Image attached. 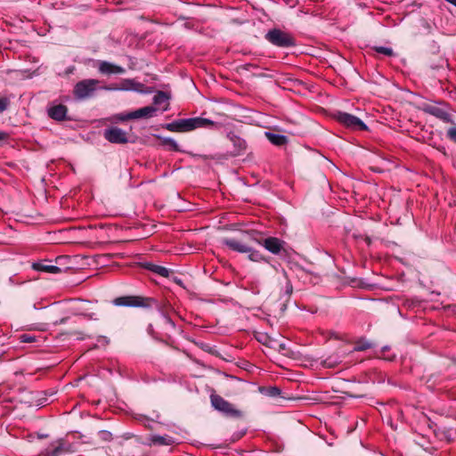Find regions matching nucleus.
<instances>
[{"label":"nucleus","instance_id":"f257e3e1","mask_svg":"<svg viewBox=\"0 0 456 456\" xmlns=\"http://www.w3.org/2000/svg\"><path fill=\"white\" fill-rule=\"evenodd\" d=\"M100 81L98 79L88 78L77 82L73 89L74 97L77 100L83 101L91 98L94 95L98 89H103L106 91L111 90H134L140 91L142 86L141 83H137L133 79H125L122 82L120 87H110V86H99Z\"/></svg>","mask_w":456,"mask_h":456},{"label":"nucleus","instance_id":"f03ea898","mask_svg":"<svg viewBox=\"0 0 456 456\" xmlns=\"http://www.w3.org/2000/svg\"><path fill=\"white\" fill-rule=\"evenodd\" d=\"M220 125L211 119L197 117L180 118L165 125V128L170 132H190L197 128L209 127L218 128Z\"/></svg>","mask_w":456,"mask_h":456},{"label":"nucleus","instance_id":"7ed1b4c3","mask_svg":"<svg viewBox=\"0 0 456 456\" xmlns=\"http://www.w3.org/2000/svg\"><path fill=\"white\" fill-rule=\"evenodd\" d=\"M265 38L273 45L280 48H288L296 45L294 37L280 28L270 29Z\"/></svg>","mask_w":456,"mask_h":456},{"label":"nucleus","instance_id":"20e7f679","mask_svg":"<svg viewBox=\"0 0 456 456\" xmlns=\"http://www.w3.org/2000/svg\"><path fill=\"white\" fill-rule=\"evenodd\" d=\"M418 109L427 114L436 117L444 123L454 124L451 114L445 109H443L436 104L422 102L418 106Z\"/></svg>","mask_w":456,"mask_h":456},{"label":"nucleus","instance_id":"39448f33","mask_svg":"<svg viewBox=\"0 0 456 456\" xmlns=\"http://www.w3.org/2000/svg\"><path fill=\"white\" fill-rule=\"evenodd\" d=\"M335 118L340 124L348 128L359 131H365L368 129V126L364 124L363 121L352 114L338 111Z\"/></svg>","mask_w":456,"mask_h":456},{"label":"nucleus","instance_id":"423d86ee","mask_svg":"<svg viewBox=\"0 0 456 456\" xmlns=\"http://www.w3.org/2000/svg\"><path fill=\"white\" fill-rule=\"evenodd\" d=\"M154 302L152 298H145L136 296H125L119 297L114 299L113 303L118 306H130V307H140V306H150L149 303Z\"/></svg>","mask_w":456,"mask_h":456},{"label":"nucleus","instance_id":"0eeeda50","mask_svg":"<svg viewBox=\"0 0 456 456\" xmlns=\"http://www.w3.org/2000/svg\"><path fill=\"white\" fill-rule=\"evenodd\" d=\"M157 108L154 106H146L128 113H120L117 115L119 121H126L128 119H137L142 118H152L156 115Z\"/></svg>","mask_w":456,"mask_h":456},{"label":"nucleus","instance_id":"6e6552de","mask_svg":"<svg viewBox=\"0 0 456 456\" xmlns=\"http://www.w3.org/2000/svg\"><path fill=\"white\" fill-rule=\"evenodd\" d=\"M212 406L218 411L232 417L240 416V411L235 410L232 405L224 400L223 397L217 395H212L210 396Z\"/></svg>","mask_w":456,"mask_h":456},{"label":"nucleus","instance_id":"1a4fd4ad","mask_svg":"<svg viewBox=\"0 0 456 456\" xmlns=\"http://www.w3.org/2000/svg\"><path fill=\"white\" fill-rule=\"evenodd\" d=\"M103 136L108 142L111 143L124 144L128 142L126 132L117 126L105 129L103 132Z\"/></svg>","mask_w":456,"mask_h":456},{"label":"nucleus","instance_id":"9d476101","mask_svg":"<svg viewBox=\"0 0 456 456\" xmlns=\"http://www.w3.org/2000/svg\"><path fill=\"white\" fill-rule=\"evenodd\" d=\"M226 137L232 143V150L230 151V155L232 156H240L245 153L247 150V142L237 135L233 132H228Z\"/></svg>","mask_w":456,"mask_h":456},{"label":"nucleus","instance_id":"9b49d317","mask_svg":"<svg viewBox=\"0 0 456 456\" xmlns=\"http://www.w3.org/2000/svg\"><path fill=\"white\" fill-rule=\"evenodd\" d=\"M260 244L272 254L278 255L283 248L284 241L276 237H268Z\"/></svg>","mask_w":456,"mask_h":456},{"label":"nucleus","instance_id":"f8f14e48","mask_svg":"<svg viewBox=\"0 0 456 456\" xmlns=\"http://www.w3.org/2000/svg\"><path fill=\"white\" fill-rule=\"evenodd\" d=\"M98 70L100 73L104 75L124 74L126 72V69L123 67L116 65L107 61H99Z\"/></svg>","mask_w":456,"mask_h":456},{"label":"nucleus","instance_id":"ddd939ff","mask_svg":"<svg viewBox=\"0 0 456 456\" xmlns=\"http://www.w3.org/2000/svg\"><path fill=\"white\" fill-rule=\"evenodd\" d=\"M68 113V108L63 104H56L50 106L47 109L48 116L56 120V121H63L66 119Z\"/></svg>","mask_w":456,"mask_h":456},{"label":"nucleus","instance_id":"4468645a","mask_svg":"<svg viewBox=\"0 0 456 456\" xmlns=\"http://www.w3.org/2000/svg\"><path fill=\"white\" fill-rule=\"evenodd\" d=\"M147 440L148 445H172L175 443V438L168 435H151Z\"/></svg>","mask_w":456,"mask_h":456},{"label":"nucleus","instance_id":"2eb2a0df","mask_svg":"<svg viewBox=\"0 0 456 456\" xmlns=\"http://www.w3.org/2000/svg\"><path fill=\"white\" fill-rule=\"evenodd\" d=\"M222 243L232 250L239 253H247V251H250L249 246L235 239L225 238L223 239Z\"/></svg>","mask_w":456,"mask_h":456},{"label":"nucleus","instance_id":"dca6fc26","mask_svg":"<svg viewBox=\"0 0 456 456\" xmlns=\"http://www.w3.org/2000/svg\"><path fill=\"white\" fill-rule=\"evenodd\" d=\"M32 268L38 272H45L49 273H59L61 272V269L60 267L52 265L51 262L48 260L34 263L32 265Z\"/></svg>","mask_w":456,"mask_h":456},{"label":"nucleus","instance_id":"f3484780","mask_svg":"<svg viewBox=\"0 0 456 456\" xmlns=\"http://www.w3.org/2000/svg\"><path fill=\"white\" fill-rule=\"evenodd\" d=\"M265 135L268 141L275 146H282L287 144L289 142L288 137L284 134L265 132Z\"/></svg>","mask_w":456,"mask_h":456},{"label":"nucleus","instance_id":"a211bd4d","mask_svg":"<svg viewBox=\"0 0 456 456\" xmlns=\"http://www.w3.org/2000/svg\"><path fill=\"white\" fill-rule=\"evenodd\" d=\"M142 266L146 269V270H149L161 277H168L169 276V273H170V271L164 267V266H161V265H155L153 263H151V262H146L142 265Z\"/></svg>","mask_w":456,"mask_h":456},{"label":"nucleus","instance_id":"6ab92c4d","mask_svg":"<svg viewBox=\"0 0 456 456\" xmlns=\"http://www.w3.org/2000/svg\"><path fill=\"white\" fill-rule=\"evenodd\" d=\"M259 392L268 397H277L281 395V390L278 387H260Z\"/></svg>","mask_w":456,"mask_h":456},{"label":"nucleus","instance_id":"aec40b11","mask_svg":"<svg viewBox=\"0 0 456 456\" xmlns=\"http://www.w3.org/2000/svg\"><path fill=\"white\" fill-rule=\"evenodd\" d=\"M247 254H248V259L253 262H261V261L265 260V257L263 256V255L259 251H257L252 248H250V251H247Z\"/></svg>","mask_w":456,"mask_h":456},{"label":"nucleus","instance_id":"412c9836","mask_svg":"<svg viewBox=\"0 0 456 456\" xmlns=\"http://www.w3.org/2000/svg\"><path fill=\"white\" fill-rule=\"evenodd\" d=\"M168 101V96L166 93L162 91H159L153 97V103L155 105H160L162 103H166Z\"/></svg>","mask_w":456,"mask_h":456},{"label":"nucleus","instance_id":"4be33fe9","mask_svg":"<svg viewBox=\"0 0 456 456\" xmlns=\"http://www.w3.org/2000/svg\"><path fill=\"white\" fill-rule=\"evenodd\" d=\"M163 144L165 146L168 147L172 151H180L178 143L173 138H170V137L164 138Z\"/></svg>","mask_w":456,"mask_h":456},{"label":"nucleus","instance_id":"5701e85b","mask_svg":"<svg viewBox=\"0 0 456 456\" xmlns=\"http://www.w3.org/2000/svg\"><path fill=\"white\" fill-rule=\"evenodd\" d=\"M374 51L378 53L384 54L386 56H393L394 51L391 47L387 46H374Z\"/></svg>","mask_w":456,"mask_h":456},{"label":"nucleus","instance_id":"b1692460","mask_svg":"<svg viewBox=\"0 0 456 456\" xmlns=\"http://www.w3.org/2000/svg\"><path fill=\"white\" fill-rule=\"evenodd\" d=\"M76 311H77V314H80V315H84L86 317H87L88 319H91V320H96L97 317H96V314H94V313H88L87 312V309H86L85 307L83 306H78L76 308Z\"/></svg>","mask_w":456,"mask_h":456},{"label":"nucleus","instance_id":"393cba45","mask_svg":"<svg viewBox=\"0 0 456 456\" xmlns=\"http://www.w3.org/2000/svg\"><path fill=\"white\" fill-rule=\"evenodd\" d=\"M282 273H283L284 279H285V288H284L285 292L284 293L286 296L289 297L292 294L293 286H292L290 281L288 279L287 273L284 270L282 271Z\"/></svg>","mask_w":456,"mask_h":456},{"label":"nucleus","instance_id":"a878e982","mask_svg":"<svg viewBox=\"0 0 456 456\" xmlns=\"http://www.w3.org/2000/svg\"><path fill=\"white\" fill-rule=\"evenodd\" d=\"M20 340L22 342V343H32V342H35L36 341V338L35 336H32L30 334H21L20 336Z\"/></svg>","mask_w":456,"mask_h":456},{"label":"nucleus","instance_id":"bb28decb","mask_svg":"<svg viewBox=\"0 0 456 456\" xmlns=\"http://www.w3.org/2000/svg\"><path fill=\"white\" fill-rule=\"evenodd\" d=\"M10 105V101L6 97L0 98V114L3 113Z\"/></svg>","mask_w":456,"mask_h":456},{"label":"nucleus","instance_id":"cd10ccee","mask_svg":"<svg viewBox=\"0 0 456 456\" xmlns=\"http://www.w3.org/2000/svg\"><path fill=\"white\" fill-rule=\"evenodd\" d=\"M371 345L370 342L368 341H361V342H358L356 346H355V350L356 351H363V350H366L368 348H370Z\"/></svg>","mask_w":456,"mask_h":456},{"label":"nucleus","instance_id":"c85d7f7f","mask_svg":"<svg viewBox=\"0 0 456 456\" xmlns=\"http://www.w3.org/2000/svg\"><path fill=\"white\" fill-rule=\"evenodd\" d=\"M99 437L103 441H110L112 439V434L107 430H101L99 432Z\"/></svg>","mask_w":456,"mask_h":456},{"label":"nucleus","instance_id":"c756f323","mask_svg":"<svg viewBox=\"0 0 456 456\" xmlns=\"http://www.w3.org/2000/svg\"><path fill=\"white\" fill-rule=\"evenodd\" d=\"M447 137L452 141V142H456V126H452V127H450L448 130H447Z\"/></svg>","mask_w":456,"mask_h":456},{"label":"nucleus","instance_id":"7c9ffc66","mask_svg":"<svg viewBox=\"0 0 456 456\" xmlns=\"http://www.w3.org/2000/svg\"><path fill=\"white\" fill-rule=\"evenodd\" d=\"M61 452V447L58 446L52 451V452L49 456H59Z\"/></svg>","mask_w":456,"mask_h":456},{"label":"nucleus","instance_id":"2f4dec72","mask_svg":"<svg viewBox=\"0 0 456 456\" xmlns=\"http://www.w3.org/2000/svg\"><path fill=\"white\" fill-rule=\"evenodd\" d=\"M5 134L3 132H0V141L4 138Z\"/></svg>","mask_w":456,"mask_h":456},{"label":"nucleus","instance_id":"473e14b6","mask_svg":"<svg viewBox=\"0 0 456 456\" xmlns=\"http://www.w3.org/2000/svg\"><path fill=\"white\" fill-rule=\"evenodd\" d=\"M165 318H166L167 322L171 323L172 325L174 324V322L171 321L170 318H168V317H165Z\"/></svg>","mask_w":456,"mask_h":456},{"label":"nucleus","instance_id":"72a5a7b5","mask_svg":"<svg viewBox=\"0 0 456 456\" xmlns=\"http://www.w3.org/2000/svg\"><path fill=\"white\" fill-rule=\"evenodd\" d=\"M280 347L283 349L285 347L284 344H281Z\"/></svg>","mask_w":456,"mask_h":456},{"label":"nucleus","instance_id":"f704fd0d","mask_svg":"<svg viewBox=\"0 0 456 456\" xmlns=\"http://www.w3.org/2000/svg\"><path fill=\"white\" fill-rule=\"evenodd\" d=\"M387 349H388V346H384L383 347V350H385V351H387Z\"/></svg>","mask_w":456,"mask_h":456}]
</instances>
